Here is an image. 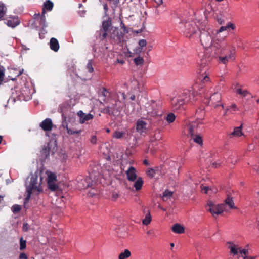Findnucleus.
<instances>
[{"instance_id":"obj_1","label":"nucleus","mask_w":259,"mask_h":259,"mask_svg":"<svg viewBox=\"0 0 259 259\" xmlns=\"http://www.w3.org/2000/svg\"><path fill=\"white\" fill-rule=\"evenodd\" d=\"M195 91L192 90L185 89L178 96L172 98L171 104L174 111L185 109L184 105L188 103H193L196 100Z\"/></svg>"},{"instance_id":"obj_2","label":"nucleus","mask_w":259,"mask_h":259,"mask_svg":"<svg viewBox=\"0 0 259 259\" xmlns=\"http://www.w3.org/2000/svg\"><path fill=\"white\" fill-rule=\"evenodd\" d=\"M214 47L217 48L215 54L218 56V61L220 63L226 64L229 60H234V54L235 48L232 49L228 48V44L225 42H220V44H216Z\"/></svg>"},{"instance_id":"obj_3","label":"nucleus","mask_w":259,"mask_h":259,"mask_svg":"<svg viewBox=\"0 0 259 259\" xmlns=\"http://www.w3.org/2000/svg\"><path fill=\"white\" fill-rule=\"evenodd\" d=\"M179 27L180 31L188 37H191L198 29L195 22L193 21L188 22L182 21L179 23Z\"/></svg>"},{"instance_id":"obj_4","label":"nucleus","mask_w":259,"mask_h":259,"mask_svg":"<svg viewBox=\"0 0 259 259\" xmlns=\"http://www.w3.org/2000/svg\"><path fill=\"white\" fill-rule=\"evenodd\" d=\"M207 211L214 217L215 215L221 214L224 211V205L220 204L215 205L212 201H208L206 206Z\"/></svg>"},{"instance_id":"obj_5","label":"nucleus","mask_w":259,"mask_h":259,"mask_svg":"<svg viewBox=\"0 0 259 259\" xmlns=\"http://www.w3.org/2000/svg\"><path fill=\"white\" fill-rule=\"evenodd\" d=\"M38 175L37 172H35L31 175L30 184L27 187V190H30V189H31L32 191L36 190L38 192H40L42 191L40 187V184H38Z\"/></svg>"},{"instance_id":"obj_6","label":"nucleus","mask_w":259,"mask_h":259,"mask_svg":"<svg viewBox=\"0 0 259 259\" xmlns=\"http://www.w3.org/2000/svg\"><path fill=\"white\" fill-rule=\"evenodd\" d=\"M56 144L53 142H50L47 143L46 145H44L42 150H41V156L45 158H47L49 156L50 153L54 154L56 150Z\"/></svg>"},{"instance_id":"obj_7","label":"nucleus","mask_w":259,"mask_h":259,"mask_svg":"<svg viewBox=\"0 0 259 259\" xmlns=\"http://www.w3.org/2000/svg\"><path fill=\"white\" fill-rule=\"evenodd\" d=\"M202 124L201 120L199 119L195 121L191 122L186 125V129L188 132L190 136L198 134V128L199 125Z\"/></svg>"},{"instance_id":"obj_8","label":"nucleus","mask_w":259,"mask_h":259,"mask_svg":"<svg viewBox=\"0 0 259 259\" xmlns=\"http://www.w3.org/2000/svg\"><path fill=\"white\" fill-rule=\"evenodd\" d=\"M200 38L201 44L204 47L207 48L211 45L212 38L208 32H201Z\"/></svg>"},{"instance_id":"obj_9","label":"nucleus","mask_w":259,"mask_h":259,"mask_svg":"<svg viewBox=\"0 0 259 259\" xmlns=\"http://www.w3.org/2000/svg\"><path fill=\"white\" fill-rule=\"evenodd\" d=\"M222 97L219 93H215L211 96L209 99V104L214 107L221 106L223 108V105L221 104Z\"/></svg>"},{"instance_id":"obj_10","label":"nucleus","mask_w":259,"mask_h":259,"mask_svg":"<svg viewBox=\"0 0 259 259\" xmlns=\"http://www.w3.org/2000/svg\"><path fill=\"white\" fill-rule=\"evenodd\" d=\"M109 37L115 43H120L123 41L124 35L121 31L115 29Z\"/></svg>"},{"instance_id":"obj_11","label":"nucleus","mask_w":259,"mask_h":259,"mask_svg":"<svg viewBox=\"0 0 259 259\" xmlns=\"http://www.w3.org/2000/svg\"><path fill=\"white\" fill-rule=\"evenodd\" d=\"M39 126L45 132L51 131L53 126L52 119L49 118H46L40 123Z\"/></svg>"},{"instance_id":"obj_12","label":"nucleus","mask_w":259,"mask_h":259,"mask_svg":"<svg viewBox=\"0 0 259 259\" xmlns=\"http://www.w3.org/2000/svg\"><path fill=\"white\" fill-rule=\"evenodd\" d=\"M127 179L131 182H134L137 178V171L136 169L131 166L125 172Z\"/></svg>"},{"instance_id":"obj_13","label":"nucleus","mask_w":259,"mask_h":259,"mask_svg":"<svg viewBox=\"0 0 259 259\" xmlns=\"http://www.w3.org/2000/svg\"><path fill=\"white\" fill-rule=\"evenodd\" d=\"M77 115L80 118L79 122L81 124H83L85 121L91 120L94 118L93 115L90 113L85 114L81 110H80L77 112Z\"/></svg>"},{"instance_id":"obj_14","label":"nucleus","mask_w":259,"mask_h":259,"mask_svg":"<svg viewBox=\"0 0 259 259\" xmlns=\"http://www.w3.org/2000/svg\"><path fill=\"white\" fill-rule=\"evenodd\" d=\"M5 23L12 28H15L20 24V20L16 16L9 17V19L6 20Z\"/></svg>"},{"instance_id":"obj_15","label":"nucleus","mask_w":259,"mask_h":259,"mask_svg":"<svg viewBox=\"0 0 259 259\" xmlns=\"http://www.w3.org/2000/svg\"><path fill=\"white\" fill-rule=\"evenodd\" d=\"M46 11H42L41 14H35L34 18L39 22V25L42 26V27H46Z\"/></svg>"},{"instance_id":"obj_16","label":"nucleus","mask_w":259,"mask_h":259,"mask_svg":"<svg viewBox=\"0 0 259 259\" xmlns=\"http://www.w3.org/2000/svg\"><path fill=\"white\" fill-rule=\"evenodd\" d=\"M159 107L157 106L154 103L151 105L149 107H147V113L151 116L154 117L159 115Z\"/></svg>"},{"instance_id":"obj_17","label":"nucleus","mask_w":259,"mask_h":259,"mask_svg":"<svg viewBox=\"0 0 259 259\" xmlns=\"http://www.w3.org/2000/svg\"><path fill=\"white\" fill-rule=\"evenodd\" d=\"M93 186V181L90 177H87L79 183L78 187L80 189H87Z\"/></svg>"},{"instance_id":"obj_18","label":"nucleus","mask_w":259,"mask_h":259,"mask_svg":"<svg viewBox=\"0 0 259 259\" xmlns=\"http://www.w3.org/2000/svg\"><path fill=\"white\" fill-rule=\"evenodd\" d=\"M227 248L230 249V254L232 255H236L239 253V247L232 242H227Z\"/></svg>"},{"instance_id":"obj_19","label":"nucleus","mask_w":259,"mask_h":259,"mask_svg":"<svg viewBox=\"0 0 259 259\" xmlns=\"http://www.w3.org/2000/svg\"><path fill=\"white\" fill-rule=\"evenodd\" d=\"M147 123L143 121L138 120L136 123V131L141 134L146 131Z\"/></svg>"},{"instance_id":"obj_20","label":"nucleus","mask_w":259,"mask_h":259,"mask_svg":"<svg viewBox=\"0 0 259 259\" xmlns=\"http://www.w3.org/2000/svg\"><path fill=\"white\" fill-rule=\"evenodd\" d=\"M50 47L51 49L54 52H57L59 49L60 46L57 39L52 37L50 41Z\"/></svg>"},{"instance_id":"obj_21","label":"nucleus","mask_w":259,"mask_h":259,"mask_svg":"<svg viewBox=\"0 0 259 259\" xmlns=\"http://www.w3.org/2000/svg\"><path fill=\"white\" fill-rule=\"evenodd\" d=\"M173 232L177 234H182L184 232V228L179 224H175L171 228Z\"/></svg>"},{"instance_id":"obj_22","label":"nucleus","mask_w":259,"mask_h":259,"mask_svg":"<svg viewBox=\"0 0 259 259\" xmlns=\"http://www.w3.org/2000/svg\"><path fill=\"white\" fill-rule=\"evenodd\" d=\"M191 139L194 141V142L198 144V145L202 146L203 145V140L202 135L200 134H196L194 135L190 136Z\"/></svg>"},{"instance_id":"obj_23","label":"nucleus","mask_w":259,"mask_h":259,"mask_svg":"<svg viewBox=\"0 0 259 259\" xmlns=\"http://www.w3.org/2000/svg\"><path fill=\"white\" fill-rule=\"evenodd\" d=\"M111 19L108 18L107 21H104L102 22V30H103V31H108L109 28L111 26Z\"/></svg>"},{"instance_id":"obj_24","label":"nucleus","mask_w":259,"mask_h":259,"mask_svg":"<svg viewBox=\"0 0 259 259\" xmlns=\"http://www.w3.org/2000/svg\"><path fill=\"white\" fill-rule=\"evenodd\" d=\"M231 28V29H234L235 26L233 24L231 23H229L226 26H221L219 29L217 31V35H218L219 33L221 32L227 31L228 29ZM218 37V36H217Z\"/></svg>"},{"instance_id":"obj_25","label":"nucleus","mask_w":259,"mask_h":259,"mask_svg":"<svg viewBox=\"0 0 259 259\" xmlns=\"http://www.w3.org/2000/svg\"><path fill=\"white\" fill-rule=\"evenodd\" d=\"M54 6L53 3L50 0H47L44 3L42 11L47 10L50 11L52 10Z\"/></svg>"},{"instance_id":"obj_26","label":"nucleus","mask_w":259,"mask_h":259,"mask_svg":"<svg viewBox=\"0 0 259 259\" xmlns=\"http://www.w3.org/2000/svg\"><path fill=\"white\" fill-rule=\"evenodd\" d=\"M136 182L134 183V187H135L136 191L140 190L144 183V181H143L142 178L139 177L138 179L136 180Z\"/></svg>"},{"instance_id":"obj_27","label":"nucleus","mask_w":259,"mask_h":259,"mask_svg":"<svg viewBox=\"0 0 259 259\" xmlns=\"http://www.w3.org/2000/svg\"><path fill=\"white\" fill-rule=\"evenodd\" d=\"M7 7L5 5L0 2V20H2L7 12Z\"/></svg>"},{"instance_id":"obj_28","label":"nucleus","mask_w":259,"mask_h":259,"mask_svg":"<svg viewBox=\"0 0 259 259\" xmlns=\"http://www.w3.org/2000/svg\"><path fill=\"white\" fill-rule=\"evenodd\" d=\"M115 110V105H113L112 107L107 106L102 109L101 112L104 114H108L112 115L113 113L114 110Z\"/></svg>"},{"instance_id":"obj_29","label":"nucleus","mask_w":259,"mask_h":259,"mask_svg":"<svg viewBox=\"0 0 259 259\" xmlns=\"http://www.w3.org/2000/svg\"><path fill=\"white\" fill-rule=\"evenodd\" d=\"M233 136L239 137L243 135L242 132V125L236 127L234 128L233 132L230 134Z\"/></svg>"},{"instance_id":"obj_30","label":"nucleus","mask_w":259,"mask_h":259,"mask_svg":"<svg viewBox=\"0 0 259 259\" xmlns=\"http://www.w3.org/2000/svg\"><path fill=\"white\" fill-rule=\"evenodd\" d=\"M151 221V216L149 210L145 214V218L143 220L142 223L145 225H148Z\"/></svg>"},{"instance_id":"obj_31","label":"nucleus","mask_w":259,"mask_h":259,"mask_svg":"<svg viewBox=\"0 0 259 259\" xmlns=\"http://www.w3.org/2000/svg\"><path fill=\"white\" fill-rule=\"evenodd\" d=\"M173 193L171 191H168V190H165L162 195V200L163 201H167L168 199L171 198L172 196Z\"/></svg>"},{"instance_id":"obj_32","label":"nucleus","mask_w":259,"mask_h":259,"mask_svg":"<svg viewBox=\"0 0 259 259\" xmlns=\"http://www.w3.org/2000/svg\"><path fill=\"white\" fill-rule=\"evenodd\" d=\"M131 252L128 249L124 250L123 252H121L118 257L119 259H126L131 256Z\"/></svg>"},{"instance_id":"obj_33","label":"nucleus","mask_w":259,"mask_h":259,"mask_svg":"<svg viewBox=\"0 0 259 259\" xmlns=\"http://www.w3.org/2000/svg\"><path fill=\"white\" fill-rule=\"evenodd\" d=\"M235 90L238 94L242 97H246L248 95L250 94L247 90L243 91L241 89H237L236 87L235 88Z\"/></svg>"},{"instance_id":"obj_34","label":"nucleus","mask_w":259,"mask_h":259,"mask_svg":"<svg viewBox=\"0 0 259 259\" xmlns=\"http://www.w3.org/2000/svg\"><path fill=\"white\" fill-rule=\"evenodd\" d=\"M225 202L226 204L230 208H236V207L234 206V203L232 198H230L229 197H227L225 199Z\"/></svg>"},{"instance_id":"obj_35","label":"nucleus","mask_w":259,"mask_h":259,"mask_svg":"<svg viewBox=\"0 0 259 259\" xmlns=\"http://www.w3.org/2000/svg\"><path fill=\"white\" fill-rule=\"evenodd\" d=\"M66 129L67 130V132L69 135H73L75 134H80L82 132V130H73L68 128V124H66Z\"/></svg>"},{"instance_id":"obj_36","label":"nucleus","mask_w":259,"mask_h":259,"mask_svg":"<svg viewBox=\"0 0 259 259\" xmlns=\"http://www.w3.org/2000/svg\"><path fill=\"white\" fill-rule=\"evenodd\" d=\"M175 119H176V116L172 113H168L166 117V120L169 123L174 122L175 121Z\"/></svg>"},{"instance_id":"obj_37","label":"nucleus","mask_w":259,"mask_h":259,"mask_svg":"<svg viewBox=\"0 0 259 259\" xmlns=\"http://www.w3.org/2000/svg\"><path fill=\"white\" fill-rule=\"evenodd\" d=\"M57 181V177L54 173H50L47 179V183L55 182Z\"/></svg>"},{"instance_id":"obj_38","label":"nucleus","mask_w":259,"mask_h":259,"mask_svg":"<svg viewBox=\"0 0 259 259\" xmlns=\"http://www.w3.org/2000/svg\"><path fill=\"white\" fill-rule=\"evenodd\" d=\"M125 135L124 132H120L118 131H115L113 134V137L116 139H120L122 138Z\"/></svg>"},{"instance_id":"obj_39","label":"nucleus","mask_w":259,"mask_h":259,"mask_svg":"<svg viewBox=\"0 0 259 259\" xmlns=\"http://www.w3.org/2000/svg\"><path fill=\"white\" fill-rule=\"evenodd\" d=\"M144 62V59L140 56H138L134 59V62L137 65H142L143 64Z\"/></svg>"},{"instance_id":"obj_40","label":"nucleus","mask_w":259,"mask_h":259,"mask_svg":"<svg viewBox=\"0 0 259 259\" xmlns=\"http://www.w3.org/2000/svg\"><path fill=\"white\" fill-rule=\"evenodd\" d=\"M48 188L52 191H56L58 189V186L55 182L47 183Z\"/></svg>"},{"instance_id":"obj_41","label":"nucleus","mask_w":259,"mask_h":259,"mask_svg":"<svg viewBox=\"0 0 259 259\" xmlns=\"http://www.w3.org/2000/svg\"><path fill=\"white\" fill-rule=\"evenodd\" d=\"M26 241L24 240L22 237L20 240V249L23 250L26 248Z\"/></svg>"},{"instance_id":"obj_42","label":"nucleus","mask_w":259,"mask_h":259,"mask_svg":"<svg viewBox=\"0 0 259 259\" xmlns=\"http://www.w3.org/2000/svg\"><path fill=\"white\" fill-rule=\"evenodd\" d=\"M5 68L3 66H0V84H2L5 77Z\"/></svg>"},{"instance_id":"obj_43","label":"nucleus","mask_w":259,"mask_h":259,"mask_svg":"<svg viewBox=\"0 0 259 259\" xmlns=\"http://www.w3.org/2000/svg\"><path fill=\"white\" fill-rule=\"evenodd\" d=\"M158 171V169L150 168L147 172V175L150 177L151 178H153L154 177L156 171Z\"/></svg>"},{"instance_id":"obj_44","label":"nucleus","mask_w":259,"mask_h":259,"mask_svg":"<svg viewBox=\"0 0 259 259\" xmlns=\"http://www.w3.org/2000/svg\"><path fill=\"white\" fill-rule=\"evenodd\" d=\"M87 69L88 70V71L90 73H92L94 71L92 61L91 60H90L88 61V64L87 65Z\"/></svg>"},{"instance_id":"obj_45","label":"nucleus","mask_w":259,"mask_h":259,"mask_svg":"<svg viewBox=\"0 0 259 259\" xmlns=\"http://www.w3.org/2000/svg\"><path fill=\"white\" fill-rule=\"evenodd\" d=\"M21 209V207L20 205L18 204H15L12 206V211L14 213H17L19 212Z\"/></svg>"},{"instance_id":"obj_46","label":"nucleus","mask_w":259,"mask_h":259,"mask_svg":"<svg viewBox=\"0 0 259 259\" xmlns=\"http://www.w3.org/2000/svg\"><path fill=\"white\" fill-rule=\"evenodd\" d=\"M33 191L31 190V189L30 190H27V192H28V195L26 196V197L25 198V203H26L28 202L29 200H30L31 195L32 193V192Z\"/></svg>"},{"instance_id":"obj_47","label":"nucleus","mask_w":259,"mask_h":259,"mask_svg":"<svg viewBox=\"0 0 259 259\" xmlns=\"http://www.w3.org/2000/svg\"><path fill=\"white\" fill-rule=\"evenodd\" d=\"M107 31H103V30H101L100 31V38L102 40L104 39L108 36Z\"/></svg>"},{"instance_id":"obj_48","label":"nucleus","mask_w":259,"mask_h":259,"mask_svg":"<svg viewBox=\"0 0 259 259\" xmlns=\"http://www.w3.org/2000/svg\"><path fill=\"white\" fill-rule=\"evenodd\" d=\"M239 253L246 255L248 254V250L247 249H241V247H239Z\"/></svg>"},{"instance_id":"obj_49","label":"nucleus","mask_w":259,"mask_h":259,"mask_svg":"<svg viewBox=\"0 0 259 259\" xmlns=\"http://www.w3.org/2000/svg\"><path fill=\"white\" fill-rule=\"evenodd\" d=\"M139 45L141 47H143L146 46L147 41L145 39H141L139 41Z\"/></svg>"},{"instance_id":"obj_50","label":"nucleus","mask_w":259,"mask_h":259,"mask_svg":"<svg viewBox=\"0 0 259 259\" xmlns=\"http://www.w3.org/2000/svg\"><path fill=\"white\" fill-rule=\"evenodd\" d=\"M232 109L233 111H235L236 110H238L236 104H233L232 105H231L229 107V108L227 109V111H229L230 110Z\"/></svg>"},{"instance_id":"obj_51","label":"nucleus","mask_w":259,"mask_h":259,"mask_svg":"<svg viewBox=\"0 0 259 259\" xmlns=\"http://www.w3.org/2000/svg\"><path fill=\"white\" fill-rule=\"evenodd\" d=\"M120 27L123 30L125 33H127L128 32L126 26L122 21L120 23Z\"/></svg>"},{"instance_id":"obj_52","label":"nucleus","mask_w":259,"mask_h":259,"mask_svg":"<svg viewBox=\"0 0 259 259\" xmlns=\"http://www.w3.org/2000/svg\"><path fill=\"white\" fill-rule=\"evenodd\" d=\"M103 7L105 11V16H108V7L107 4H103Z\"/></svg>"},{"instance_id":"obj_53","label":"nucleus","mask_w":259,"mask_h":259,"mask_svg":"<svg viewBox=\"0 0 259 259\" xmlns=\"http://www.w3.org/2000/svg\"><path fill=\"white\" fill-rule=\"evenodd\" d=\"M19 259H28V257L26 253L22 252L19 256Z\"/></svg>"},{"instance_id":"obj_54","label":"nucleus","mask_w":259,"mask_h":259,"mask_svg":"<svg viewBox=\"0 0 259 259\" xmlns=\"http://www.w3.org/2000/svg\"><path fill=\"white\" fill-rule=\"evenodd\" d=\"M91 142L94 144L97 143V137L96 136H93L91 139Z\"/></svg>"},{"instance_id":"obj_55","label":"nucleus","mask_w":259,"mask_h":259,"mask_svg":"<svg viewBox=\"0 0 259 259\" xmlns=\"http://www.w3.org/2000/svg\"><path fill=\"white\" fill-rule=\"evenodd\" d=\"M234 156L233 155H231L230 157V159L231 160V162L232 163H233V164H235L236 162H237V159L236 158H235V159H234Z\"/></svg>"},{"instance_id":"obj_56","label":"nucleus","mask_w":259,"mask_h":259,"mask_svg":"<svg viewBox=\"0 0 259 259\" xmlns=\"http://www.w3.org/2000/svg\"><path fill=\"white\" fill-rule=\"evenodd\" d=\"M210 189L209 187L208 186H203L202 188V191L204 192V193L206 194L208 191Z\"/></svg>"},{"instance_id":"obj_57","label":"nucleus","mask_w":259,"mask_h":259,"mask_svg":"<svg viewBox=\"0 0 259 259\" xmlns=\"http://www.w3.org/2000/svg\"><path fill=\"white\" fill-rule=\"evenodd\" d=\"M209 81V78L208 77V76L207 75H205L203 77V79L202 80V81L203 83H205V82H208Z\"/></svg>"},{"instance_id":"obj_58","label":"nucleus","mask_w":259,"mask_h":259,"mask_svg":"<svg viewBox=\"0 0 259 259\" xmlns=\"http://www.w3.org/2000/svg\"><path fill=\"white\" fill-rule=\"evenodd\" d=\"M217 22L219 24L222 25L224 23V20L221 18L217 17Z\"/></svg>"},{"instance_id":"obj_59","label":"nucleus","mask_w":259,"mask_h":259,"mask_svg":"<svg viewBox=\"0 0 259 259\" xmlns=\"http://www.w3.org/2000/svg\"><path fill=\"white\" fill-rule=\"evenodd\" d=\"M63 120H64V121L62 123V126H63L64 128H66V124H67V122H66V117H64L63 116Z\"/></svg>"},{"instance_id":"obj_60","label":"nucleus","mask_w":259,"mask_h":259,"mask_svg":"<svg viewBox=\"0 0 259 259\" xmlns=\"http://www.w3.org/2000/svg\"><path fill=\"white\" fill-rule=\"evenodd\" d=\"M255 256H245L244 257H243V259H255Z\"/></svg>"},{"instance_id":"obj_61","label":"nucleus","mask_w":259,"mask_h":259,"mask_svg":"<svg viewBox=\"0 0 259 259\" xmlns=\"http://www.w3.org/2000/svg\"><path fill=\"white\" fill-rule=\"evenodd\" d=\"M27 224L26 223V224H23V231H27Z\"/></svg>"},{"instance_id":"obj_62","label":"nucleus","mask_w":259,"mask_h":259,"mask_svg":"<svg viewBox=\"0 0 259 259\" xmlns=\"http://www.w3.org/2000/svg\"><path fill=\"white\" fill-rule=\"evenodd\" d=\"M117 62L121 64H123L125 63V61L123 60L117 59Z\"/></svg>"},{"instance_id":"obj_63","label":"nucleus","mask_w":259,"mask_h":259,"mask_svg":"<svg viewBox=\"0 0 259 259\" xmlns=\"http://www.w3.org/2000/svg\"><path fill=\"white\" fill-rule=\"evenodd\" d=\"M106 92H107V90H106L105 88H104V89H103V92H102V95H103V96H104V97H106V94H105V93H106Z\"/></svg>"},{"instance_id":"obj_64","label":"nucleus","mask_w":259,"mask_h":259,"mask_svg":"<svg viewBox=\"0 0 259 259\" xmlns=\"http://www.w3.org/2000/svg\"><path fill=\"white\" fill-rule=\"evenodd\" d=\"M23 69H22V70H19L18 73H17L16 77H18L20 75H21L23 73Z\"/></svg>"}]
</instances>
